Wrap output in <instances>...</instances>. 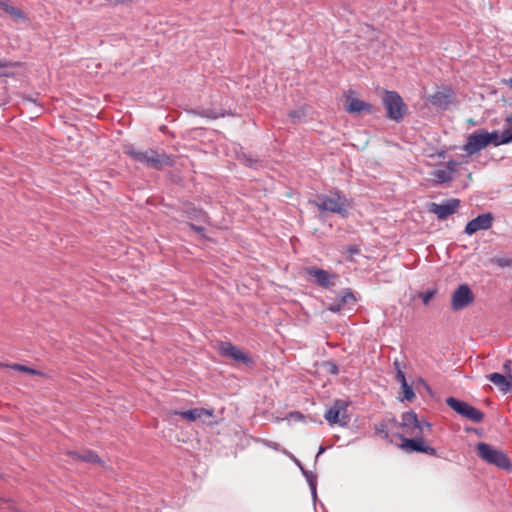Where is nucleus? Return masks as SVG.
I'll return each instance as SVG.
<instances>
[{
    "instance_id": "13",
    "label": "nucleus",
    "mask_w": 512,
    "mask_h": 512,
    "mask_svg": "<svg viewBox=\"0 0 512 512\" xmlns=\"http://www.w3.org/2000/svg\"><path fill=\"white\" fill-rule=\"evenodd\" d=\"M453 96L452 90L437 91L430 97L431 104L437 109H446Z\"/></svg>"
},
{
    "instance_id": "32",
    "label": "nucleus",
    "mask_w": 512,
    "mask_h": 512,
    "mask_svg": "<svg viewBox=\"0 0 512 512\" xmlns=\"http://www.w3.org/2000/svg\"><path fill=\"white\" fill-rule=\"evenodd\" d=\"M459 165L460 164L458 162H456L454 160H449L446 163V170L450 171V174L452 175L453 173L457 172Z\"/></svg>"
},
{
    "instance_id": "44",
    "label": "nucleus",
    "mask_w": 512,
    "mask_h": 512,
    "mask_svg": "<svg viewBox=\"0 0 512 512\" xmlns=\"http://www.w3.org/2000/svg\"><path fill=\"white\" fill-rule=\"evenodd\" d=\"M324 451H325V447L320 446L319 451H318V453H317V455H316V458H318V457H319V455H320V454H322Z\"/></svg>"
},
{
    "instance_id": "33",
    "label": "nucleus",
    "mask_w": 512,
    "mask_h": 512,
    "mask_svg": "<svg viewBox=\"0 0 512 512\" xmlns=\"http://www.w3.org/2000/svg\"><path fill=\"white\" fill-rule=\"evenodd\" d=\"M9 65L7 62L0 60V77H10L12 75V73L7 71Z\"/></svg>"
},
{
    "instance_id": "40",
    "label": "nucleus",
    "mask_w": 512,
    "mask_h": 512,
    "mask_svg": "<svg viewBox=\"0 0 512 512\" xmlns=\"http://www.w3.org/2000/svg\"><path fill=\"white\" fill-rule=\"evenodd\" d=\"M289 117L293 120L300 118V112L299 111H291L289 112Z\"/></svg>"
},
{
    "instance_id": "8",
    "label": "nucleus",
    "mask_w": 512,
    "mask_h": 512,
    "mask_svg": "<svg viewBox=\"0 0 512 512\" xmlns=\"http://www.w3.org/2000/svg\"><path fill=\"white\" fill-rule=\"evenodd\" d=\"M488 146V140L484 135V129H478L467 137L463 150L468 155H474Z\"/></svg>"
},
{
    "instance_id": "28",
    "label": "nucleus",
    "mask_w": 512,
    "mask_h": 512,
    "mask_svg": "<svg viewBox=\"0 0 512 512\" xmlns=\"http://www.w3.org/2000/svg\"><path fill=\"white\" fill-rule=\"evenodd\" d=\"M435 294H436V290L430 289V290H427V291L421 293L419 296L422 299L423 304L428 305L429 302L431 301V299L435 296Z\"/></svg>"
},
{
    "instance_id": "30",
    "label": "nucleus",
    "mask_w": 512,
    "mask_h": 512,
    "mask_svg": "<svg viewBox=\"0 0 512 512\" xmlns=\"http://www.w3.org/2000/svg\"><path fill=\"white\" fill-rule=\"evenodd\" d=\"M494 261L500 267H510L512 265V259L507 257L496 258Z\"/></svg>"
},
{
    "instance_id": "18",
    "label": "nucleus",
    "mask_w": 512,
    "mask_h": 512,
    "mask_svg": "<svg viewBox=\"0 0 512 512\" xmlns=\"http://www.w3.org/2000/svg\"><path fill=\"white\" fill-rule=\"evenodd\" d=\"M413 438H402L403 444L402 447L409 449L411 451L415 452H422L423 447L425 445V441L423 440V437L420 435L412 434Z\"/></svg>"
},
{
    "instance_id": "21",
    "label": "nucleus",
    "mask_w": 512,
    "mask_h": 512,
    "mask_svg": "<svg viewBox=\"0 0 512 512\" xmlns=\"http://www.w3.org/2000/svg\"><path fill=\"white\" fill-rule=\"evenodd\" d=\"M68 455L72 456L73 458L82 460L84 462L88 463H100V458L97 454H95L93 451L87 450L82 453L78 452H68Z\"/></svg>"
},
{
    "instance_id": "47",
    "label": "nucleus",
    "mask_w": 512,
    "mask_h": 512,
    "mask_svg": "<svg viewBox=\"0 0 512 512\" xmlns=\"http://www.w3.org/2000/svg\"><path fill=\"white\" fill-rule=\"evenodd\" d=\"M294 462H295V464H296L299 468H300L301 466H303V465H302V463H301L298 459H296V458H294Z\"/></svg>"
},
{
    "instance_id": "38",
    "label": "nucleus",
    "mask_w": 512,
    "mask_h": 512,
    "mask_svg": "<svg viewBox=\"0 0 512 512\" xmlns=\"http://www.w3.org/2000/svg\"><path fill=\"white\" fill-rule=\"evenodd\" d=\"M511 360H506L505 363L503 364V369L505 371L506 374L511 375Z\"/></svg>"
},
{
    "instance_id": "11",
    "label": "nucleus",
    "mask_w": 512,
    "mask_h": 512,
    "mask_svg": "<svg viewBox=\"0 0 512 512\" xmlns=\"http://www.w3.org/2000/svg\"><path fill=\"white\" fill-rule=\"evenodd\" d=\"M347 408V403L343 400H336L334 404L327 409L324 414V418L328 421L330 425H334L340 423L342 425H346L345 421H341V413L345 412Z\"/></svg>"
},
{
    "instance_id": "7",
    "label": "nucleus",
    "mask_w": 512,
    "mask_h": 512,
    "mask_svg": "<svg viewBox=\"0 0 512 512\" xmlns=\"http://www.w3.org/2000/svg\"><path fill=\"white\" fill-rule=\"evenodd\" d=\"M460 206L459 199H449L442 204L430 203L429 212L435 214L439 220H446L449 216L454 214Z\"/></svg>"
},
{
    "instance_id": "41",
    "label": "nucleus",
    "mask_w": 512,
    "mask_h": 512,
    "mask_svg": "<svg viewBox=\"0 0 512 512\" xmlns=\"http://www.w3.org/2000/svg\"><path fill=\"white\" fill-rule=\"evenodd\" d=\"M393 365H394V368H395V372H397L398 369H402L400 362L397 361V360L394 361Z\"/></svg>"
},
{
    "instance_id": "24",
    "label": "nucleus",
    "mask_w": 512,
    "mask_h": 512,
    "mask_svg": "<svg viewBox=\"0 0 512 512\" xmlns=\"http://www.w3.org/2000/svg\"><path fill=\"white\" fill-rule=\"evenodd\" d=\"M433 176L440 184L447 183L453 179V176L450 174V171H447L446 169H439L434 171Z\"/></svg>"
},
{
    "instance_id": "42",
    "label": "nucleus",
    "mask_w": 512,
    "mask_h": 512,
    "mask_svg": "<svg viewBox=\"0 0 512 512\" xmlns=\"http://www.w3.org/2000/svg\"><path fill=\"white\" fill-rule=\"evenodd\" d=\"M509 392L512 393V375L508 376Z\"/></svg>"
},
{
    "instance_id": "29",
    "label": "nucleus",
    "mask_w": 512,
    "mask_h": 512,
    "mask_svg": "<svg viewBox=\"0 0 512 512\" xmlns=\"http://www.w3.org/2000/svg\"><path fill=\"white\" fill-rule=\"evenodd\" d=\"M500 140L498 143L508 144L512 142V129H506L500 134Z\"/></svg>"
},
{
    "instance_id": "14",
    "label": "nucleus",
    "mask_w": 512,
    "mask_h": 512,
    "mask_svg": "<svg viewBox=\"0 0 512 512\" xmlns=\"http://www.w3.org/2000/svg\"><path fill=\"white\" fill-rule=\"evenodd\" d=\"M174 414L181 416L189 422H193L202 416L212 417L214 415V411L212 409L194 408L187 411H175Z\"/></svg>"
},
{
    "instance_id": "23",
    "label": "nucleus",
    "mask_w": 512,
    "mask_h": 512,
    "mask_svg": "<svg viewBox=\"0 0 512 512\" xmlns=\"http://www.w3.org/2000/svg\"><path fill=\"white\" fill-rule=\"evenodd\" d=\"M305 479L307 480L308 482V485L310 487V490H311V493L313 495V497L315 498L316 497V487H317V476L316 474H314L312 471H304V475Z\"/></svg>"
},
{
    "instance_id": "10",
    "label": "nucleus",
    "mask_w": 512,
    "mask_h": 512,
    "mask_svg": "<svg viewBox=\"0 0 512 512\" xmlns=\"http://www.w3.org/2000/svg\"><path fill=\"white\" fill-rule=\"evenodd\" d=\"M221 355L230 357L237 362L249 364L251 362L249 356L239 347L230 342H221L219 345Z\"/></svg>"
},
{
    "instance_id": "31",
    "label": "nucleus",
    "mask_w": 512,
    "mask_h": 512,
    "mask_svg": "<svg viewBox=\"0 0 512 512\" xmlns=\"http://www.w3.org/2000/svg\"><path fill=\"white\" fill-rule=\"evenodd\" d=\"M431 424L427 422L426 420H419V427H416V433L417 435H422L424 432V429H430Z\"/></svg>"
},
{
    "instance_id": "6",
    "label": "nucleus",
    "mask_w": 512,
    "mask_h": 512,
    "mask_svg": "<svg viewBox=\"0 0 512 512\" xmlns=\"http://www.w3.org/2000/svg\"><path fill=\"white\" fill-rule=\"evenodd\" d=\"M305 273L310 281L315 282L323 288H330L335 284L337 275L317 267H307Z\"/></svg>"
},
{
    "instance_id": "48",
    "label": "nucleus",
    "mask_w": 512,
    "mask_h": 512,
    "mask_svg": "<svg viewBox=\"0 0 512 512\" xmlns=\"http://www.w3.org/2000/svg\"><path fill=\"white\" fill-rule=\"evenodd\" d=\"M300 470H301V472H302V474H303V475H304V471H308L307 469H305V468H304V466H301V467H300Z\"/></svg>"
},
{
    "instance_id": "9",
    "label": "nucleus",
    "mask_w": 512,
    "mask_h": 512,
    "mask_svg": "<svg viewBox=\"0 0 512 512\" xmlns=\"http://www.w3.org/2000/svg\"><path fill=\"white\" fill-rule=\"evenodd\" d=\"M493 223V216L491 213H483L476 218L470 220L465 227V233L472 235L480 230H488Z\"/></svg>"
},
{
    "instance_id": "35",
    "label": "nucleus",
    "mask_w": 512,
    "mask_h": 512,
    "mask_svg": "<svg viewBox=\"0 0 512 512\" xmlns=\"http://www.w3.org/2000/svg\"><path fill=\"white\" fill-rule=\"evenodd\" d=\"M395 379L401 384L407 383L405 373L402 369H398V371L395 373Z\"/></svg>"
},
{
    "instance_id": "15",
    "label": "nucleus",
    "mask_w": 512,
    "mask_h": 512,
    "mask_svg": "<svg viewBox=\"0 0 512 512\" xmlns=\"http://www.w3.org/2000/svg\"><path fill=\"white\" fill-rule=\"evenodd\" d=\"M347 111L349 113H361L366 112L368 114L373 113V106L370 103H367L358 98H348L347 99Z\"/></svg>"
},
{
    "instance_id": "12",
    "label": "nucleus",
    "mask_w": 512,
    "mask_h": 512,
    "mask_svg": "<svg viewBox=\"0 0 512 512\" xmlns=\"http://www.w3.org/2000/svg\"><path fill=\"white\" fill-rule=\"evenodd\" d=\"M400 426L406 434H416V427H419V419L414 411L404 412L401 416Z\"/></svg>"
},
{
    "instance_id": "43",
    "label": "nucleus",
    "mask_w": 512,
    "mask_h": 512,
    "mask_svg": "<svg viewBox=\"0 0 512 512\" xmlns=\"http://www.w3.org/2000/svg\"><path fill=\"white\" fill-rule=\"evenodd\" d=\"M506 85L512 89V78L505 80Z\"/></svg>"
},
{
    "instance_id": "36",
    "label": "nucleus",
    "mask_w": 512,
    "mask_h": 512,
    "mask_svg": "<svg viewBox=\"0 0 512 512\" xmlns=\"http://www.w3.org/2000/svg\"><path fill=\"white\" fill-rule=\"evenodd\" d=\"M422 453H425V454H428L431 456H435L437 454V451L435 448L425 444L423 447Z\"/></svg>"
},
{
    "instance_id": "39",
    "label": "nucleus",
    "mask_w": 512,
    "mask_h": 512,
    "mask_svg": "<svg viewBox=\"0 0 512 512\" xmlns=\"http://www.w3.org/2000/svg\"><path fill=\"white\" fill-rule=\"evenodd\" d=\"M189 227H190L192 230L196 231L197 233H201V232H203V231H204V228H203V227H201V226H197V225L192 224V223H190V224H189Z\"/></svg>"
},
{
    "instance_id": "5",
    "label": "nucleus",
    "mask_w": 512,
    "mask_h": 512,
    "mask_svg": "<svg viewBox=\"0 0 512 512\" xmlns=\"http://www.w3.org/2000/svg\"><path fill=\"white\" fill-rule=\"evenodd\" d=\"M474 294L467 284H461L451 296V308L454 311L461 310L474 302Z\"/></svg>"
},
{
    "instance_id": "1",
    "label": "nucleus",
    "mask_w": 512,
    "mask_h": 512,
    "mask_svg": "<svg viewBox=\"0 0 512 512\" xmlns=\"http://www.w3.org/2000/svg\"><path fill=\"white\" fill-rule=\"evenodd\" d=\"M312 204L321 211L335 213L344 218L348 216L352 207L351 199L339 190L330 191L328 194H318Z\"/></svg>"
},
{
    "instance_id": "2",
    "label": "nucleus",
    "mask_w": 512,
    "mask_h": 512,
    "mask_svg": "<svg viewBox=\"0 0 512 512\" xmlns=\"http://www.w3.org/2000/svg\"><path fill=\"white\" fill-rule=\"evenodd\" d=\"M476 450L478 456L486 463L495 465L503 470H509L511 468V462L502 450L485 442L478 443Z\"/></svg>"
},
{
    "instance_id": "46",
    "label": "nucleus",
    "mask_w": 512,
    "mask_h": 512,
    "mask_svg": "<svg viewBox=\"0 0 512 512\" xmlns=\"http://www.w3.org/2000/svg\"><path fill=\"white\" fill-rule=\"evenodd\" d=\"M245 161H246V164H247L248 166H252V165H253V164H252V160H251L250 158H245Z\"/></svg>"
},
{
    "instance_id": "45",
    "label": "nucleus",
    "mask_w": 512,
    "mask_h": 512,
    "mask_svg": "<svg viewBox=\"0 0 512 512\" xmlns=\"http://www.w3.org/2000/svg\"><path fill=\"white\" fill-rule=\"evenodd\" d=\"M349 252L351 253H357L358 252V248L357 247H351L348 249Z\"/></svg>"
},
{
    "instance_id": "16",
    "label": "nucleus",
    "mask_w": 512,
    "mask_h": 512,
    "mask_svg": "<svg viewBox=\"0 0 512 512\" xmlns=\"http://www.w3.org/2000/svg\"><path fill=\"white\" fill-rule=\"evenodd\" d=\"M356 298L350 289H346L340 299L336 300L329 307V310L332 312L341 311L347 304H354Z\"/></svg>"
},
{
    "instance_id": "4",
    "label": "nucleus",
    "mask_w": 512,
    "mask_h": 512,
    "mask_svg": "<svg viewBox=\"0 0 512 512\" xmlns=\"http://www.w3.org/2000/svg\"><path fill=\"white\" fill-rule=\"evenodd\" d=\"M126 153L135 161L145 164L147 167L160 170L165 165H170V158L164 154H159L156 151L149 149L146 151H136L128 149Z\"/></svg>"
},
{
    "instance_id": "25",
    "label": "nucleus",
    "mask_w": 512,
    "mask_h": 512,
    "mask_svg": "<svg viewBox=\"0 0 512 512\" xmlns=\"http://www.w3.org/2000/svg\"><path fill=\"white\" fill-rule=\"evenodd\" d=\"M403 396L401 397V401L407 400L412 401L415 398V393L411 385L405 383L401 385Z\"/></svg>"
},
{
    "instance_id": "34",
    "label": "nucleus",
    "mask_w": 512,
    "mask_h": 512,
    "mask_svg": "<svg viewBox=\"0 0 512 512\" xmlns=\"http://www.w3.org/2000/svg\"><path fill=\"white\" fill-rule=\"evenodd\" d=\"M325 367H326V370L328 372H330L331 374H338L339 373V369H338V366L335 362H332V361H328L325 363Z\"/></svg>"
},
{
    "instance_id": "19",
    "label": "nucleus",
    "mask_w": 512,
    "mask_h": 512,
    "mask_svg": "<svg viewBox=\"0 0 512 512\" xmlns=\"http://www.w3.org/2000/svg\"><path fill=\"white\" fill-rule=\"evenodd\" d=\"M0 9L15 20L25 18V14L19 8L13 6L9 0H0Z\"/></svg>"
},
{
    "instance_id": "37",
    "label": "nucleus",
    "mask_w": 512,
    "mask_h": 512,
    "mask_svg": "<svg viewBox=\"0 0 512 512\" xmlns=\"http://www.w3.org/2000/svg\"><path fill=\"white\" fill-rule=\"evenodd\" d=\"M193 213H194L192 216L193 218L205 221L206 214L204 212H202L201 210H193Z\"/></svg>"
},
{
    "instance_id": "22",
    "label": "nucleus",
    "mask_w": 512,
    "mask_h": 512,
    "mask_svg": "<svg viewBox=\"0 0 512 512\" xmlns=\"http://www.w3.org/2000/svg\"><path fill=\"white\" fill-rule=\"evenodd\" d=\"M446 404L451 408L453 409L456 413H458L459 415H462L465 407L467 406V402H464V401H461V400H458L454 397H448L446 399Z\"/></svg>"
},
{
    "instance_id": "17",
    "label": "nucleus",
    "mask_w": 512,
    "mask_h": 512,
    "mask_svg": "<svg viewBox=\"0 0 512 512\" xmlns=\"http://www.w3.org/2000/svg\"><path fill=\"white\" fill-rule=\"evenodd\" d=\"M487 379L491 381L502 393H509V384H508V377L494 372L489 375H487Z\"/></svg>"
},
{
    "instance_id": "20",
    "label": "nucleus",
    "mask_w": 512,
    "mask_h": 512,
    "mask_svg": "<svg viewBox=\"0 0 512 512\" xmlns=\"http://www.w3.org/2000/svg\"><path fill=\"white\" fill-rule=\"evenodd\" d=\"M461 416L474 423H480L484 419V413L469 404H467Z\"/></svg>"
},
{
    "instance_id": "3",
    "label": "nucleus",
    "mask_w": 512,
    "mask_h": 512,
    "mask_svg": "<svg viewBox=\"0 0 512 512\" xmlns=\"http://www.w3.org/2000/svg\"><path fill=\"white\" fill-rule=\"evenodd\" d=\"M383 105L387 112V118L397 123L401 122L407 114V105L395 91H386L384 93Z\"/></svg>"
},
{
    "instance_id": "26",
    "label": "nucleus",
    "mask_w": 512,
    "mask_h": 512,
    "mask_svg": "<svg viewBox=\"0 0 512 512\" xmlns=\"http://www.w3.org/2000/svg\"><path fill=\"white\" fill-rule=\"evenodd\" d=\"M484 135L488 140V145L489 144H493L494 146L502 145V143H498L501 138L497 131L488 132L487 130L484 129Z\"/></svg>"
},
{
    "instance_id": "27",
    "label": "nucleus",
    "mask_w": 512,
    "mask_h": 512,
    "mask_svg": "<svg viewBox=\"0 0 512 512\" xmlns=\"http://www.w3.org/2000/svg\"><path fill=\"white\" fill-rule=\"evenodd\" d=\"M12 368L15 369V370L21 371V372L28 373V374H33V375H40L41 374V372H39L38 370L30 368V367L25 366V365H21V364H14L12 366Z\"/></svg>"
}]
</instances>
